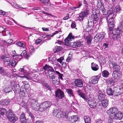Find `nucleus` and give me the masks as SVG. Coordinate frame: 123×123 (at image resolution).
<instances>
[{
  "label": "nucleus",
  "instance_id": "nucleus-1",
  "mask_svg": "<svg viewBox=\"0 0 123 123\" xmlns=\"http://www.w3.org/2000/svg\"><path fill=\"white\" fill-rule=\"evenodd\" d=\"M10 56L9 54H5L1 56L0 58L3 61L5 66H7L11 65Z\"/></svg>",
  "mask_w": 123,
  "mask_h": 123
},
{
  "label": "nucleus",
  "instance_id": "nucleus-2",
  "mask_svg": "<svg viewBox=\"0 0 123 123\" xmlns=\"http://www.w3.org/2000/svg\"><path fill=\"white\" fill-rule=\"evenodd\" d=\"M28 102L31 103V106L36 111L40 110V105L39 106L35 100L30 98L28 100Z\"/></svg>",
  "mask_w": 123,
  "mask_h": 123
},
{
  "label": "nucleus",
  "instance_id": "nucleus-3",
  "mask_svg": "<svg viewBox=\"0 0 123 123\" xmlns=\"http://www.w3.org/2000/svg\"><path fill=\"white\" fill-rule=\"evenodd\" d=\"M114 31L112 30H109L108 31V34L109 38L111 39H112L113 40H118L120 39V36L117 34H114L115 31L113 32Z\"/></svg>",
  "mask_w": 123,
  "mask_h": 123
},
{
  "label": "nucleus",
  "instance_id": "nucleus-4",
  "mask_svg": "<svg viewBox=\"0 0 123 123\" xmlns=\"http://www.w3.org/2000/svg\"><path fill=\"white\" fill-rule=\"evenodd\" d=\"M52 104L49 101L44 102L40 105V111H43L47 109Z\"/></svg>",
  "mask_w": 123,
  "mask_h": 123
},
{
  "label": "nucleus",
  "instance_id": "nucleus-5",
  "mask_svg": "<svg viewBox=\"0 0 123 123\" xmlns=\"http://www.w3.org/2000/svg\"><path fill=\"white\" fill-rule=\"evenodd\" d=\"M105 34V33L103 32L97 34L94 37V40L96 42L101 41L104 37Z\"/></svg>",
  "mask_w": 123,
  "mask_h": 123
},
{
  "label": "nucleus",
  "instance_id": "nucleus-6",
  "mask_svg": "<svg viewBox=\"0 0 123 123\" xmlns=\"http://www.w3.org/2000/svg\"><path fill=\"white\" fill-rule=\"evenodd\" d=\"M55 92V97L59 99H62L64 97V92L60 89H58L56 90Z\"/></svg>",
  "mask_w": 123,
  "mask_h": 123
},
{
  "label": "nucleus",
  "instance_id": "nucleus-7",
  "mask_svg": "<svg viewBox=\"0 0 123 123\" xmlns=\"http://www.w3.org/2000/svg\"><path fill=\"white\" fill-rule=\"evenodd\" d=\"M108 20L107 21L108 23V27H109V30H112L113 28L114 25V17H111L108 18Z\"/></svg>",
  "mask_w": 123,
  "mask_h": 123
},
{
  "label": "nucleus",
  "instance_id": "nucleus-8",
  "mask_svg": "<svg viewBox=\"0 0 123 123\" xmlns=\"http://www.w3.org/2000/svg\"><path fill=\"white\" fill-rule=\"evenodd\" d=\"M117 111V109L116 108H111L108 110L106 112L108 115H110V117L113 118V115H115Z\"/></svg>",
  "mask_w": 123,
  "mask_h": 123
},
{
  "label": "nucleus",
  "instance_id": "nucleus-9",
  "mask_svg": "<svg viewBox=\"0 0 123 123\" xmlns=\"http://www.w3.org/2000/svg\"><path fill=\"white\" fill-rule=\"evenodd\" d=\"M112 75L114 79L118 80L121 78L122 74L119 71L115 70L113 72Z\"/></svg>",
  "mask_w": 123,
  "mask_h": 123
},
{
  "label": "nucleus",
  "instance_id": "nucleus-10",
  "mask_svg": "<svg viewBox=\"0 0 123 123\" xmlns=\"http://www.w3.org/2000/svg\"><path fill=\"white\" fill-rule=\"evenodd\" d=\"M100 76V75L99 74L98 75L92 77L90 78L89 82L90 83L94 84L97 83Z\"/></svg>",
  "mask_w": 123,
  "mask_h": 123
},
{
  "label": "nucleus",
  "instance_id": "nucleus-11",
  "mask_svg": "<svg viewBox=\"0 0 123 123\" xmlns=\"http://www.w3.org/2000/svg\"><path fill=\"white\" fill-rule=\"evenodd\" d=\"M90 11L89 8H87L83 12H81L79 14V18H81L80 19L83 20V18L86 16L90 13Z\"/></svg>",
  "mask_w": 123,
  "mask_h": 123
},
{
  "label": "nucleus",
  "instance_id": "nucleus-12",
  "mask_svg": "<svg viewBox=\"0 0 123 123\" xmlns=\"http://www.w3.org/2000/svg\"><path fill=\"white\" fill-rule=\"evenodd\" d=\"M93 20L91 19H89L88 20V22L87 26L86 29L90 31L93 28L94 25Z\"/></svg>",
  "mask_w": 123,
  "mask_h": 123
},
{
  "label": "nucleus",
  "instance_id": "nucleus-13",
  "mask_svg": "<svg viewBox=\"0 0 123 123\" xmlns=\"http://www.w3.org/2000/svg\"><path fill=\"white\" fill-rule=\"evenodd\" d=\"M91 101H90V102ZM90 101H88L87 102L88 103L90 107L92 108H99V106L100 105L99 104H97V103L95 101H93L90 103Z\"/></svg>",
  "mask_w": 123,
  "mask_h": 123
},
{
  "label": "nucleus",
  "instance_id": "nucleus-14",
  "mask_svg": "<svg viewBox=\"0 0 123 123\" xmlns=\"http://www.w3.org/2000/svg\"><path fill=\"white\" fill-rule=\"evenodd\" d=\"M123 117V114L120 112H118L116 113L115 115H113V119L121 120Z\"/></svg>",
  "mask_w": 123,
  "mask_h": 123
},
{
  "label": "nucleus",
  "instance_id": "nucleus-15",
  "mask_svg": "<svg viewBox=\"0 0 123 123\" xmlns=\"http://www.w3.org/2000/svg\"><path fill=\"white\" fill-rule=\"evenodd\" d=\"M74 37L72 36L70 33L64 40L65 44L68 46L70 45L71 44L69 42L70 40L71 39H74Z\"/></svg>",
  "mask_w": 123,
  "mask_h": 123
},
{
  "label": "nucleus",
  "instance_id": "nucleus-16",
  "mask_svg": "<svg viewBox=\"0 0 123 123\" xmlns=\"http://www.w3.org/2000/svg\"><path fill=\"white\" fill-rule=\"evenodd\" d=\"M112 68L116 70L119 71L120 70V68L119 66L118 65L116 61L115 60H113L112 62Z\"/></svg>",
  "mask_w": 123,
  "mask_h": 123
},
{
  "label": "nucleus",
  "instance_id": "nucleus-17",
  "mask_svg": "<svg viewBox=\"0 0 123 123\" xmlns=\"http://www.w3.org/2000/svg\"><path fill=\"white\" fill-rule=\"evenodd\" d=\"M43 69L45 70H47L48 72H54V73H55V71L52 67L46 64L43 67Z\"/></svg>",
  "mask_w": 123,
  "mask_h": 123
},
{
  "label": "nucleus",
  "instance_id": "nucleus-18",
  "mask_svg": "<svg viewBox=\"0 0 123 123\" xmlns=\"http://www.w3.org/2000/svg\"><path fill=\"white\" fill-rule=\"evenodd\" d=\"M75 85L79 87H81L83 86V82L81 79H76L74 82Z\"/></svg>",
  "mask_w": 123,
  "mask_h": 123
},
{
  "label": "nucleus",
  "instance_id": "nucleus-19",
  "mask_svg": "<svg viewBox=\"0 0 123 123\" xmlns=\"http://www.w3.org/2000/svg\"><path fill=\"white\" fill-rule=\"evenodd\" d=\"M106 82L107 84L110 86H112L115 83V81L112 78H108L106 80Z\"/></svg>",
  "mask_w": 123,
  "mask_h": 123
},
{
  "label": "nucleus",
  "instance_id": "nucleus-20",
  "mask_svg": "<svg viewBox=\"0 0 123 123\" xmlns=\"http://www.w3.org/2000/svg\"><path fill=\"white\" fill-rule=\"evenodd\" d=\"M113 13V11L111 9V10H110L107 11L106 16L107 21H108V18L109 17L111 18V17H112V15H113L114 14Z\"/></svg>",
  "mask_w": 123,
  "mask_h": 123
},
{
  "label": "nucleus",
  "instance_id": "nucleus-21",
  "mask_svg": "<svg viewBox=\"0 0 123 123\" xmlns=\"http://www.w3.org/2000/svg\"><path fill=\"white\" fill-rule=\"evenodd\" d=\"M91 68L93 70L96 71L98 69L99 67L96 63L92 62L91 64Z\"/></svg>",
  "mask_w": 123,
  "mask_h": 123
},
{
  "label": "nucleus",
  "instance_id": "nucleus-22",
  "mask_svg": "<svg viewBox=\"0 0 123 123\" xmlns=\"http://www.w3.org/2000/svg\"><path fill=\"white\" fill-rule=\"evenodd\" d=\"M7 118L9 121L13 123H14L18 119V118L15 115L8 117Z\"/></svg>",
  "mask_w": 123,
  "mask_h": 123
},
{
  "label": "nucleus",
  "instance_id": "nucleus-23",
  "mask_svg": "<svg viewBox=\"0 0 123 123\" xmlns=\"http://www.w3.org/2000/svg\"><path fill=\"white\" fill-rule=\"evenodd\" d=\"M65 90L66 91L68 94L69 96L70 97H73L74 96L73 90L72 89L67 88Z\"/></svg>",
  "mask_w": 123,
  "mask_h": 123
},
{
  "label": "nucleus",
  "instance_id": "nucleus-24",
  "mask_svg": "<svg viewBox=\"0 0 123 123\" xmlns=\"http://www.w3.org/2000/svg\"><path fill=\"white\" fill-rule=\"evenodd\" d=\"M49 78L52 80V82L53 83H55L57 81V78L55 77L53 74H49Z\"/></svg>",
  "mask_w": 123,
  "mask_h": 123
},
{
  "label": "nucleus",
  "instance_id": "nucleus-25",
  "mask_svg": "<svg viewBox=\"0 0 123 123\" xmlns=\"http://www.w3.org/2000/svg\"><path fill=\"white\" fill-rule=\"evenodd\" d=\"M45 5L49 7H53L54 5L51 4L49 2V0H41Z\"/></svg>",
  "mask_w": 123,
  "mask_h": 123
},
{
  "label": "nucleus",
  "instance_id": "nucleus-26",
  "mask_svg": "<svg viewBox=\"0 0 123 123\" xmlns=\"http://www.w3.org/2000/svg\"><path fill=\"white\" fill-rule=\"evenodd\" d=\"M122 89L119 86L115 87L113 88V92L114 93V94H115V93H119L121 91V90Z\"/></svg>",
  "mask_w": 123,
  "mask_h": 123
},
{
  "label": "nucleus",
  "instance_id": "nucleus-27",
  "mask_svg": "<svg viewBox=\"0 0 123 123\" xmlns=\"http://www.w3.org/2000/svg\"><path fill=\"white\" fill-rule=\"evenodd\" d=\"M22 83H23L25 89L26 90H28L30 87L29 85L28 82L24 81H22Z\"/></svg>",
  "mask_w": 123,
  "mask_h": 123
},
{
  "label": "nucleus",
  "instance_id": "nucleus-28",
  "mask_svg": "<svg viewBox=\"0 0 123 123\" xmlns=\"http://www.w3.org/2000/svg\"><path fill=\"white\" fill-rule=\"evenodd\" d=\"M98 13H96V12H95V13L94 14L93 16L94 17L91 19L93 20V22H94V23H95V21H96L98 23V22L99 18H98Z\"/></svg>",
  "mask_w": 123,
  "mask_h": 123
},
{
  "label": "nucleus",
  "instance_id": "nucleus-29",
  "mask_svg": "<svg viewBox=\"0 0 123 123\" xmlns=\"http://www.w3.org/2000/svg\"><path fill=\"white\" fill-rule=\"evenodd\" d=\"M78 119V117L76 115H74L72 116L70 120L72 123H75L77 121Z\"/></svg>",
  "mask_w": 123,
  "mask_h": 123
},
{
  "label": "nucleus",
  "instance_id": "nucleus-30",
  "mask_svg": "<svg viewBox=\"0 0 123 123\" xmlns=\"http://www.w3.org/2000/svg\"><path fill=\"white\" fill-rule=\"evenodd\" d=\"M102 76L104 77L105 78L107 77L109 75V73L106 70H104L102 72Z\"/></svg>",
  "mask_w": 123,
  "mask_h": 123
},
{
  "label": "nucleus",
  "instance_id": "nucleus-31",
  "mask_svg": "<svg viewBox=\"0 0 123 123\" xmlns=\"http://www.w3.org/2000/svg\"><path fill=\"white\" fill-rule=\"evenodd\" d=\"M18 63V61H15V60H10V63L12 67L14 68Z\"/></svg>",
  "mask_w": 123,
  "mask_h": 123
},
{
  "label": "nucleus",
  "instance_id": "nucleus-32",
  "mask_svg": "<svg viewBox=\"0 0 123 123\" xmlns=\"http://www.w3.org/2000/svg\"><path fill=\"white\" fill-rule=\"evenodd\" d=\"M102 104L105 107H106L108 105V101L107 99H105L102 102Z\"/></svg>",
  "mask_w": 123,
  "mask_h": 123
},
{
  "label": "nucleus",
  "instance_id": "nucleus-33",
  "mask_svg": "<svg viewBox=\"0 0 123 123\" xmlns=\"http://www.w3.org/2000/svg\"><path fill=\"white\" fill-rule=\"evenodd\" d=\"M113 92V90H112L111 88H107L106 92L108 95H113L114 94V93Z\"/></svg>",
  "mask_w": 123,
  "mask_h": 123
},
{
  "label": "nucleus",
  "instance_id": "nucleus-34",
  "mask_svg": "<svg viewBox=\"0 0 123 123\" xmlns=\"http://www.w3.org/2000/svg\"><path fill=\"white\" fill-rule=\"evenodd\" d=\"M114 11L116 13H118L121 12V9L119 6H117L114 8Z\"/></svg>",
  "mask_w": 123,
  "mask_h": 123
},
{
  "label": "nucleus",
  "instance_id": "nucleus-35",
  "mask_svg": "<svg viewBox=\"0 0 123 123\" xmlns=\"http://www.w3.org/2000/svg\"><path fill=\"white\" fill-rule=\"evenodd\" d=\"M123 30L122 29H121L118 26L117 29L115 31V34H116L117 35H118L119 36L122 32V30Z\"/></svg>",
  "mask_w": 123,
  "mask_h": 123
},
{
  "label": "nucleus",
  "instance_id": "nucleus-36",
  "mask_svg": "<svg viewBox=\"0 0 123 123\" xmlns=\"http://www.w3.org/2000/svg\"><path fill=\"white\" fill-rule=\"evenodd\" d=\"M80 96L83 99H84L87 102L89 101V99L88 98L87 96L84 93H82Z\"/></svg>",
  "mask_w": 123,
  "mask_h": 123
},
{
  "label": "nucleus",
  "instance_id": "nucleus-37",
  "mask_svg": "<svg viewBox=\"0 0 123 123\" xmlns=\"http://www.w3.org/2000/svg\"><path fill=\"white\" fill-rule=\"evenodd\" d=\"M97 6L98 8L101 9L102 7L104 8L101 0H98L97 2Z\"/></svg>",
  "mask_w": 123,
  "mask_h": 123
},
{
  "label": "nucleus",
  "instance_id": "nucleus-38",
  "mask_svg": "<svg viewBox=\"0 0 123 123\" xmlns=\"http://www.w3.org/2000/svg\"><path fill=\"white\" fill-rule=\"evenodd\" d=\"M0 102V104H1L2 105H7L9 103V102L6 99L2 100Z\"/></svg>",
  "mask_w": 123,
  "mask_h": 123
},
{
  "label": "nucleus",
  "instance_id": "nucleus-39",
  "mask_svg": "<svg viewBox=\"0 0 123 123\" xmlns=\"http://www.w3.org/2000/svg\"><path fill=\"white\" fill-rule=\"evenodd\" d=\"M14 115H15V114L12 112V111L10 110H8L7 112V118H8Z\"/></svg>",
  "mask_w": 123,
  "mask_h": 123
},
{
  "label": "nucleus",
  "instance_id": "nucleus-40",
  "mask_svg": "<svg viewBox=\"0 0 123 123\" xmlns=\"http://www.w3.org/2000/svg\"><path fill=\"white\" fill-rule=\"evenodd\" d=\"M6 110L4 108L0 107V115H3L6 112Z\"/></svg>",
  "mask_w": 123,
  "mask_h": 123
},
{
  "label": "nucleus",
  "instance_id": "nucleus-41",
  "mask_svg": "<svg viewBox=\"0 0 123 123\" xmlns=\"http://www.w3.org/2000/svg\"><path fill=\"white\" fill-rule=\"evenodd\" d=\"M92 37L90 35L86 37L87 43L89 44H90L92 39Z\"/></svg>",
  "mask_w": 123,
  "mask_h": 123
},
{
  "label": "nucleus",
  "instance_id": "nucleus-42",
  "mask_svg": "<svg viewBox=\"0 0 123 123\" xmlns=\"http://www.w3.org/2000/svg\"><path fill=\"white\" fill-rule=\"evenodd\" d=\"M84 119L85 123L90 122L91 120L90 117L87 116H85L84 117Z\"/></svg>",
  "mask_w": 123,
  "mask_h": 123
},
{
  "label": "nucleus",
  "instance_id": "nucleus-43",
  "mask_svg": "<svg viewBox=\"0 0 123 123\" xmlns=\"http://www.w3.org/2000/svg\"><path fill=\"white\" fill-rule=\"evenodd\" d=\"M98 94L99 96L101 98H104L105 97V94L103 92L99 90L98 91Z\"/></svg>",
  "mask_w": 123,
  "mask_h": 123
},
{
  "label": "nucleus",
  "instance_id": "nucleus-44",
  "mask_svg": "<svg viewBox=\"0 0 123 123\" xmlns=\"http://www.w3.org/2000/svg\"><path fill=\"white\" fill-rule=\"evenodd\" d=\"M19 55H12V57H13V59L15 60V61H18H18L20 60V58L18 57Z\"/></svg>",
  "mask_w": 123,
  "mask_h": 123
},
{
  "label": "nucleus",
  "instance_id": "nucleus-45",
  "mask_svg": "<svg viewBox=\"0 0 123 123\" xmlns=\"http://www.w3.org/2000/svg\"><path fill=\"white\" fill-rule=\"evenodd\" d=\"M69 112L68 111L65 112L63 114L62 118H63L65 120L67 119L68 117Z\"/></svg>",
  "mask_w": 123,
  "mask_h": 123
},
{
  "label": "nucleus",
  "instance_id": "nucleus-46",
  "mask_svg": "<svg viewBox=\"0 0 123 123\" xmlns=\"http://www.w3.org/2000/svg\"><path fill=\"white\" fill-rule=\"evenodd\" d=\"M62 50V47L61 46L56 47L54 49V50L56 52H59Z\"/></svg>",
  "mask_w": 123,
  "mask_h": 123
},
{
  "label": "nucleus",
  "instance_id": "nucleus-47",
  "mask_svg": "<svg viewBox=\"0 0 123 123\" xmlns=\"http://www.w3.org/2000/svg\"><path fill=\"white\" fill-rule=\"evenodd\" d=\"M63 113L62 112L58 111L56 116L57 117L59 118H62V116H63Z\"/></svg>",
  "mask_w": 123,
  "mask_h": 123
},
{
  "label": "nucleus",
  "instance_id": "nucleus-48",
  "mask_svg": "<svg viewBox=\"0 0 123 123\" xmlns=\"http://www.w3.org/2000/svg\"><path fill=\"white\" fill-rule=\"evenodd\" d=\"M55 74H56L58 75V76L59 77V78L61 79L62 80L63 78H62V76L63 75V74H61L59 72L57 71H55Z\"/></svg>",
  "mask_w": 123,
  "mask_h": 123
},
{
  "label": "nucleus",
  "instance_id": "nucleus-49",
  "mask_svg": "<svg viewBox=\"0 0 123 123\" xmlns=\"http://www.w3.org/2000/svg\"><path fill=\"white\" fill-rule=\"evenodd\" d=\"M12 90V88L11 87H6L4 91L6 93L9 92Z\"/></svg>",
  "mask_w": 123,
  "mask_h": 123
},
{
  "label": "nucleus",
  "instance_id": "nucleus-50",
  "mask_svg": "<svg viewBox=\"0 0 123 123\" xmlns=\"http://www.w3.org/2000/svg\"><path fill=\"white\" fill-rule=\"evenodd\" d=\"M17 45L18 46L20 47L24 48L25 46V45L22 42H19L17 43Z\"/></svg>",
  "mask_w": 123,
  "mask_h": 123
},
{
  "label": "nucleus",
  "instance_id": "nucleus-51",
  "mask_svg": "<svg viewBox=\"0 0 123 123\" xmlns=\"http://www.w3.org/2000/svg\"><path fill=\"white\" fill-rule=\"evenodd\" d=\"M82 42H77L74 43L75 45L77 47H80L82 46V44H81Z\"/></svg>",
  "mask_w": 123,
  "mask_h": 123
},
{
  "label": "nucleus",
  "instance_id": "nucleus-52",
  "mask_svg": "<svg viewBox=\"0 0 123 123\" xmlns=\"http://www.w3.org/2000/svg\"><path fill=\"white\" fill-rule=\"evenodd\" d=\"M19 118L20 120H22V119H26L25 115L24 113H22L21 114Z\"/></svg>",
  "mask_w": 123,
  "mask_h": 123
},
{
  "label": "nucleus",
  "instance_id": "nucleus-53",
  "mask_svg": "<svg viewBox=\"0 0 123 123\" xmlns=\"http://www.w3.org/2000/svg\"><path fill=\"white\" fill-rule=\"evenodd\" d=\"M101 8V10L102 11L103 14L105 15H106L107 14V11L104 9V7L103 8V7H102Z\"/></svg>",
  "mask_w": 123,
  "mask_h": 123
},
{
  "label": "nucleus",
  "instance_id": "nucleus-54",
  "mask_svg": "<svg viewBox=\"0 0 123 123\" xmlns=\"http://www.w3.org/2000/svg\"><path fill=\"white\" fill-rule=\"evenodd\" d=\"M59 111L57 109H56L54 110L53 112V115L55 116H56L57 114V113H58Z\"/></svg>",
  "mask_w": 123,
  "mask_h": 123
},
{
  "label": "nucleus",
  "instance_id": "nucleus-55",
  "mask_svg": "<svg viewBox=\"0 0 123 123\" xmlns=\"http://www.w3.org/2000/svg\"><path fill=\"white\" fill-rule=\"evenodd\" d=\"M27 54V53L26 51L24 50L22 52L21 54L20 55L21 56H26Z\"/></svg>",
  "mask_w": 123,
  "mask_h": 123
},
{
  "label": "nucleus",
  "instance_id": "nucleus-56",
  "mask_svg": "<svg viewBox=\"0 0 123 123\" xmlns=\"http://www.w3.org/2000/svg\"><path fill=\"white\" fill-rule=\"evenodd\" d=\"M121 29H122L123 30V20H122L120 22L118 26Z\"/></svg>",
  "mask_w": 123,
  "mask_h": 123
},
{
  "label": "nucleus",
  "instance_id": "nucleus-57",
  "mask_svg": "<svg viewBox=\"0 0 123 123\" xmlns=\"http://www.w3.org/2000/svg\"><path fill=\"white\" fill-rule=\"evenodd\" d=\"M82 2L79 1L78 2V4L77 5L78 8H80L82 6Z\"/></svg>",
  "mask_w": 123,
  "mask_h": 123
},
{
  "label": "nucleus",
  "instance_id": "nucleus-58",
  "mask_svg": "<svg viewBox=\"0 0 123 123\" xmlns=\"http://www.w3.org/2000/svg\"><path fill=\"white\" fill-rule=\"evenodd\" d=\"M4 72V70L3 67H0V73L2 74Z\"/></svg>",
  "mask_w": 123,
  "mask_h": 123
},
{
  "label": "nucleus",
  "instance_id": "nucleus-59",
  "mask_svg": "<svg viewBox=\"0 0 123 123\" xmlns=\"http://www.w3.org/2000/svg\"><path fill=\"white\" fill-rule=\"evenodd\" d=\"M84 4H85L84 6H85L86 8H87V7H88L89 5L88 4L87 2L85 0H84Z\"/></svg>",
  "mask_w": 123,
  "mask_h": 123
},
{
  "label": "nucleus",
  "instance_id": "nucleus-60",
  "mask_svg": "<svg viewBox=\"0 0 123 123\" xmlns=\"http://www.w3.org/2000/svg\"><path fill=\"white\" fill-rule=\"evenodd\" d=\"M71 27L72 28H74L76 26L75 24V22H73L71 25Z\"/></svg>",
  "mask_w": 123,
  "mask_h": 123
},
{
  "label": "nucleus",
  "instance_id": "nucleus-61",
  "mask_svg": "<svg viewBox=\"0 0 123 123\" xmlns=\"http://www.w3.org/2000/svg\"><path fill=\"white\" fill-rule=\"evenodd\" d=\"M5 30V28L1 26H0V33H1L3 31H4Z\"/></svg>",
  "mask_w": 123,
  "mask_h": 123
},
{
  "label": "nucleus",
  "instance_id": "nucleus-62",
  "mask_svg": "<svg viewBox=\"0 0 123 123\" xmlns=\"http://www.w3.org/2000/svg\"><path fill=\"white\" fill-rule=\"evenodd\" d=\"M42 41V40L40 39H37L36 41V43L37 44H38Z\"/></svg>",
  "mask_w": 123,
  "mask_h": 123
},
{
  "label": "nucleus",
  "instance_id": "nucleus-63",
  "mask_svg": "<svg viewBox=\"0 0 123 123\" xmlns=\"http://www.w3.org/2000/svg\"><path fill=\"white\" fill-rule=\"evenodd\" d=\"M112 119L113 118L109 117V119L108 121V123H113Z\"/></svg>",
  "mask_w": 123,
  "mask_h": 123
},
{
  "label": "nucleus",
  "instance_id": "nucleus-64",
  "mask_svg": "<svg viewBox=\"0 0 123 123\" xmlns=\"http://www.w3.org/2000/svg\"><path fill=\"white\" fill-rule=\"evenodd\" d=\"M21 123H27L26 119H23L20 120Z\"/></svg>",
  "mask_w": 123,
  "mask_h": 123
}]
</instances>
